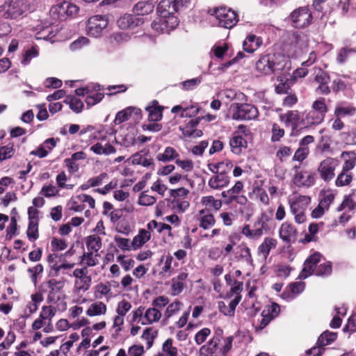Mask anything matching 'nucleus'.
I'll list each match as a JSON object with an SVG mask.
<instances>
[{
	"instance_id": "obj_21",
	"label": "nucleus",
	"mask_w": 356,
	"mask_h": 356,
	"mask_svg": "<svg viewBox=\"0 0 356 356\" xmlns=\"http://www.w3.org/2000/svg\"><path fill=\"white\" fill-rule=\"evenodd\" d=\"M197 220L200 227L204 230L210 229L216 223L213 215L206 209H201L198 211Z\"/></svg>"
},
{
	"instance_id": "obj_39",
	"label": "nucleus",
	"mask_w": 356,
	"mask_h": 356,
	"mask_svg": "<svg viewBox=\"0 0 356 356\" xmlns=\"http://www.w3.org/2000/svg\"><path fill=\"white\" fill-rule=\"evenodd\" d=\"M355 113L356 108L353 106L338 105L334 108V115L335 117L343 118L346 116H353Z\"/></svg>"
},
{
	"instance_id": "obj_29",
	"label": "nucleus",
	"mask_w": 356,
	"mask_h": 356,
	"mask_svg": "<svg viewBox=\"0 0 356 356\" xmlns=\"http://www.w3.org/2000/svg\"><path fill=\"white\" fill-rule=\"evenodd\" d=\"M106 311L107 307L104 302L95 301L88 307L86 314L90 317L99 316L104 315Z\"/></svg>"
},
{
	"instance_id": "obj_18",
	"label": "nucleus",
	"mask_w": 356,
	"mask_h": 356,
	"mask_svg": "<svg viewBox=\"0 0 356 356\" xmlns=\"http://www.w3.org/2000/svg\"><path fill=\"white\" fill-rule=\"evenodd\" d=\"M140 109L136 107L129 106L124 110L119 111L114 120L115 124H120L133 117L134 119L138 120L140 117Z\"/></svg>"
},
{
	"instance_id": "obj_7",
	"label": "nucleus",
	"mask_w": 356,
	"mask_h": 356,
	"mask_svg": "<svg viewBox=\"0 0 356 356\" xmlns=\"http://www.w3.org/2000/svg\"><path fill=\"white\" fill-rule=\"evenodd\" d=\"M212 15L215 17L220 26L231 29L238 21L237 14L231 8L220 7L216 8Z\"/></svg>"
},
{
	"instance_id": "obj_51",
	"label": "nucleus",
	"mask_w": 356,
	"mask_h": 356,
	"mask_svg": "<svg viewBox=\"0 0 356 356\" xmlns=\"http://www.w3.org/2000/svg\"><path fill=\"white\" fill-rule=\"evenodd\" d=\"M39 54L38 49L35 47H32L30 49H28L25 51L24 54L23 56V58L22 60V64L24 65H28L31 60L36 58Z\"/></svg>"
},
{
	"instance_id": "obj_14",
	"label": "nucleus",
	"mask_w": 356,
	"mask_h": 356,
	"mask_svg": "<svg viewBox=\"0 0 356 356\" xmlns=\"http://www.w3.org/2000/svg\"><path fill=\"white\" fill-rule=\"evenodd\" d=\"M144 19L142 17L131 14H125L117 21L118 26L121 29H134L142 25Z\"/></svg>"
},
{
	"instance_id": "obj_1",
	"label": "nucleus",
	"mask_w": 356,
	"mask_h": 356,
	"mask_svg": "<svg viewBox=\"0 0 356 356\" xmlns=\"http://www.w3.org/2000/svg\"><path fill=\"white\" fill-rule=\"evenodd\" d=\"M178 11L172 0H162L158 7L159 17L152 22V27L158 32L168 31L179 24L175 13Z\"/></svg>"
},
{
	"instance_id": "obj_43",
	"label": "nucleus",
	"mask_w": 356,
	"mask_h": 356,
	"mask_svg": "<svg viewBox=\"0 0 356 356\" xmlns=\"http://www.w3.org/2000/svg\"><path fill=\"white\" fill-rule=\"evenodd\" d=\"M183 306V303L179 300H175L168 305L165 312L164 317L165 319H169L174 315H176Z\"/></svg>"
},
{
	"instance_id": "obj_54",
	"label": "nucleus",
	"mask_w": 356,
	"mask_h": 356,
	"mask_svg": "<svg viewBox=\"0 0 356 356\" xmlns=\"http://www.w3.org/2000/svg\"><path fill=\"white\" fill-rule=\"evenodd\" d=\"M348 171H343L337 176L335 184L337 186H344L348 185L352 179L351 174L347 173Z\"/></svg>"
},
{
	"instance_id": "obj_36",
	"label": "nucleus",
	"mask_w": 356,
	"mask_h": 356,
	"mask_svg": "<svg viewBox=\"0 0 356 356\" xmlns=\"http://www.w3.org/2000/svg\"><path fill=\"white\" fill-rule=\"evenodd\" d=\"M86 245L88 251L97 252L102 248V238L96 234H92L86 238Z\"/></svg>"
},
{
	"instance_id": "obj_64",
	"label": "nucleus",
	"mask_w": 356,
	"mask_h": 356,
	"mask_svg": "<svg viewBox=\"0 0 356 356\" xmlns=\"http://www.w3.org/2000/svg\"><path fill=\"white\" fill-rule=\"evenodd\" d=\"M156 202V198L146 193V192H143L139 198H138V204L143 206H151L153 205Z\"/></svg>"
},
{
	"instance_id": "obj_47",
	"label": "nucleus",
	"mask_w": 356,
	"mask_h": 356,
	"mask_svg": "<svg viewBox=\"0 0 356 356\" xmlns=\"http://www.w3.org/2000/svg\"><path fill=\"white\" fill-rule=\"evenodd\" d=\"M149 113L148 119L151 122L159 121L162 118V111L159 106H149L146 108Z\"/></svg>"
},
{
	"instance_id": "obj_15",
	"label": "nucleus",
	"mask_w": 356,
	"mask_h": 356,
	"mask_svg": "<svg viewBox=\"0 0 356 356\" xmlns=\"http://www.w3.org/2000/svg\"><path fill=\"white\" fill-rule=\"evenodd\" d=\"M298 169V166L294 167L296 173L293 177V183L298 186H312L315 181L314 175L308 171H299Z\"/></svg>"
},
{
	"instance_id": "obj_3",
	"label": "nucleus",
	"mask_w": 356,
	"mask_h": 356,
	"mask_svg": "<svg viewBox=\"0 0 356 356\" xmlns=\"http://www.w3.org/2000/svg\"><path fill=\"white\" fill-rule=\"evenodd\" d=\"M256 69L263 74L290 68L289 58L282 54H266L256 63Z\"/></svg>"
},
{
	"instance_id": "obj_44",
	"label": "nucleus",
	"mask_w": 356,
	"mask_h": 356,
	"mask_svg": "<svg viewBox=\"0 0 356 356\" xmlns=\"http://www.w3.org/2000/svg\"><path fill=\"white\" fill-rule=\"evenodd\" d=\"M56 312V308L54 306H42L39 316L44 321H48L51 323Z\"/></svg>"
},
{
	"instance_id": "obj_34",
	"label": "nucleus",
	"mask_w": 356,
	"mask_h": 356,
	"mask_svg": "<svg viewBox=\"0 0 356 356\" xmlns=\"http://www.w3.org/2000/svg\"><path fill=\"white\" fill-rule=\"evenodd\" d=\"M147 230L150 232V234L156 230L159 233H162L163 232L167 231L168 235L169 236H172V227L165 223L158 222L157 221L152 220L149 221L147 225Z\"/></svg>"
},
{
	"instance_id": "obj_33",
	"label": "nucleus",
	"mask_w": 356,
	"mask_h": 356,
	"mask_svg": "<svg viewBox=\"0 0 356 356\" xmlns=\"http://www.w3.org/2000/svg\"><path fill=\"white\" fill-rule=\"evenodd\" d=\"M341 157L344 160L342 166L343 171H349L355 168L356 165V153L354 152H343Z\"/></svg>"
},
{
	"instance_id": "obj_10",
	"label": "nucleus",
	"mask_w": 356,
	"mask_h": 356,
	"mask_svg": "<svg viewBox=\"0 0 356 356\" xmlns=\"http://www.w3.org/2000/svg\"><path fill=\"white\" fill-rule=\"evenodd\" d=\"M338 165L336 159L327 157L320 163L318 171L321 178L325 181H331L335 176V169Z\"/></svg>"
},
{
	"instance_id": "obj_56",
	"label": "nucleus",
	"mask_w": 356,
	"mask_h": 356,
	"mask_svg": "<svg viewBox=\"0 0 356 356\" xmlns=\"http://www.w3.org/2000/svg\"><path fill=\"white\" fill-rule=\"evenodd\" d=\"M157 335V331L154 330L152 327H147L144 330L142 334V339L147 341L150 347L154 341V339Z\"/></svg>"
},
{
	"instance_id": "obj_9",
	"label": "nucleus",
	"mask_w": 356,
	"mask_h": 356,
	"mask_svg": "<svg viewBox=\"0 0 356 356\" xmlns=\"http://www.w3.org/2000/svg\"><path fill=\"white\" fill-rule=\"evenodd\" d=\"M108 22L106 17L95 15L89 18L86 25L88 35L92 37H98L102 31L106 28Z\"/></svg>"
},
{
	"instance_id": "obj_32",
	"label": "nucleus",
	"mask_w": 356,
	"mask_h": 356,
	"mask_svg": "<svg viewBox=\"0 0 356 356\" xmlns=\"http://www.w3.org/2000/svg\"><path fill=\"white\" fill-rule=\"evenodd\" d=\"M200 204L204 207V209L209 211L211 209L218 211L222 207V202L220 200L215 199L212 195L202 197L200 200Z\"/></svg>"
},
{
	"instance_id": "obj_58",
	"label": "nucleus",
	"mask_w": 356,
	"mask_h": 356,
	"mask_svg": "<svg viewBox=\"0 0 356 356\" xmlns=\"http://www.w3.org/2000/svg\"><path fill=\"white\" fill-rule=\"evenodd\" d=\"M210 334L211 330L208 327H204L196 333L194 340L197 345H200L206 341Z\"/></svg>"
},
{
	"instance_id": "obj_12",
	"label": "nucleus",
	"mask_w": 356,
	"mask_h": 356,
	"mask_svg": "<svg viewBox=\"0 0 356 356\" xmlns=\"http://www.w3.org/2000/svg\"><path fill=\"white\" fill-rule=\"evenodd\" d=\"M88 270L86 267L76 268L73 272V275L77 278L75 285L79 290L86 291L91 284V277L88 275Z\"/></svg>"
},
{
	"instance_id": "obj_46",
	"label": "nucleus",
	"mask_w": 356,
	"mask_h": 356,
	"mask_svg": "<svg viewBox=\"0 0 356 356\" xmlns=\"http://www.w3.org/2000/svg\"><path fill=\"white\" fill-rule=\"evenodd\" d=\"M243 282L234 280L233 284L231 286L230 291L227 294V297L229 298H234L238 296L240 298V300H241V293L243 290Z\"/></svg>"
},
{
	"instance_id": "obj_6",
	"label": "nucleus",
	"mask_w": 356,
	"mask_h": 356,
	"mask_svg": "<svg viewBox=\"0 0 356 356\" xmlns=\"http://www.w3.org/2000/svg\"><path fill=\"white\" fill-rule=\"evenodd\" d=\"M232 118L236 120H252L257 118L259 111L250 104L234 103L231 105Z\"/></svg>"
},
{
	"instance_id": "obj_16",
	"label": "nucleus",
	"mask_w": 356,
	"mask_h": 356,
	"mask_svg": "<svg viewBox=\"0 0 356 356\" xmlns=\"http://www.w3.org/2000/svg\"><path fill=\"white\" fill-rule=\"evenodd\" d=\"M239 302L240 298L238 296L232 299L226 296L225 300L218 302V307L225 316H234L236 307Z\"/></svg>"
},
{
	"instance_id": "obj_52",
	"label": "nucleus",
	"mask_w": 356,
	"mask_h": 356,
	"mask_svg": "<svg viewBox=\"0 0 356 356\" xmlns=\"http://www.w3.org/2000/svg\"><path fill=\"white\" fill-rule=\"evenodd\" d=\"M27 236L30 241H35L38 239V222L31 221L29 222L26 231Z\"/></svg>"
},
{
	"instance_id": "obj_4",
	"label": "nucleus",
	"mask_w": 356,
	"mask_h": 356,
	"mask_svg": "<svg viewBox=\"0 0 356 356\" xmlns=\"http://www.w3.org/2000/svg\"><path fill=\"white\" fill-rule=\"evenodd\" d=\"M130 322L140 323L143 325H152L160 321L162 314L159 309L140 306L131 312Z\"/></svg>"
},
{
	"instance_id": "obj_50",
	"label": "nucleus",
	"mask_w": 356,
	"mask_h": 356,
	"mask_svg": "<svg viewBox=\"0 0 356 356\" xmlns=\"http://www.w3.org/2000/svg\"><path fill=\"white\" fill-rule=\"evenodd\" d=\"M312 109L325 116L327 112V107L325 98L320 97L315 100L312 105Z\"/></svg>"
},
{
	"instance_id": "obj_63",
	"label": "nucleus",
	"mask_w": 356,
	"mask_h": 356,
	"mask_svg": "<svg viewBox=\"0 0 356 356\" xmlns=\"http://www.w3.org/2000/svg\"><path fill=\"white\" fill-rule=\"evenodd\" d=\"M309 149L308 147H300L294 153L293 156V161H302L308 156Z\"/></svg>"
},
{
	"instance_id": "obj_30",
	"label": "nucleus",
	"mask_w": 356,
	"mask_h": 356,
	"mask_svg": "<svg viewBox=\"0 0 356 356\" xmlns=\"http://www.w3.org/2000/svg\"><path fill=\"white\" fill-rule=\"evenodd\" d=\"M90 150L95 154L106 156L113 154L116 152L115 148L112 145L109 143L103 145L102 143H97L92 145Z\"/></svg>"
},
{
	"instance_id": "obj_37",
	"label": "nucleus",
	"mask_w": 356,
	"mask_h": 356,
	"mask_svg": "<svg viewBox=\"0 0 356 356\" xmlns=\"http://www.w3.org/2000/svg\"><path fill=\"white\" fill-rule=\"evenodd\" d=\"M179 154L177 150L172 147H167L165 148L163 152L159 153L156 155V159L159 161L169 162L175 159H177Z\"/></svg>"
},
{
	"instance_id": "obj_55",
	"label": "nucleus",
	"mask_w": 356,
	"mask_h": 356,
	"mask_svg": "<svg viewBox=\"0 0 356 356\" xmlns=\"http://www.w3.org/2000/svg\"><path fill=\"white\" fill-rule=\"evenodd\" d=\"M332 270V264L330 261H325L321 264L316 269L315 274L318 276L329 275Z\"/></svg>"
},
{
	"instance_id": "obj_31",
	"label": "nucleus",
	"mask_w": 356,
	"mask_h": 356,
	"mask_svg": "<svg viewBox=\"0 0 356 356\" xmlns=\"http://www.w3.org/2000/svg\"><path fill=\"white\" fill-rule=\"evenodd\" d=\"M325 118L323 114H321L313 109H311L302 120V123L306 127L312 125H318L321 124Z\"/></svg>"
},
{
	"instance_id": "obj_20",
	"label": "nucleus",
	"mask_w": 356,
	"mask_h": 356,
	"mask_svg": "<svg viewBox=\"0 0 356 356\" xmlns=\"http://www.w3.org/2000/svg\"><path fill=\"white\" fill-rule=\"evenodd\" d=\"M279 236L283 241L291 243L296 239L297 230L292 224L286 222L281 225L279 229Z\"/></svg>"
},
{
	"instance_id": "obj_17",
	"label": "nucleus",
	"mask_w": 356,
	"mask_h": 356,
	"mask_svg": "<svg viewBox=\"0 0 356 356\" xmlns=\"http://www.w3.org/2000/svg\"><path fill=\"white\" fill-rule=\"evenodd\" d=\"M127 161L130 162L133 165H139L147 169L153 170L155 168L153 159L147 154H143L137 152L132 155Z\"/></svg>"
},
{
	"instance_id": "obj_24",
	"label": "nucleus",
	"mask_w": 356,
	"mask_h": 356,
	"mask_svg": "<svg viewBox=\"0 0 356 356\" xmlns=\"http://www.w3.org/2000/svg\"><path fill=\"white\" fill-rule=\"evenodd\" d=\"M280 121L286 126L291 127L293 129H297L300 123V116L298 111H289L286 113L280 115Z\"/></svg>"
},
{
	"instance_id": "obj_60",
	"label": "nucleus",
	"mask_w": 356,
	"mask_h": 356,
	"mask_svg": "<svg viewBox=\"0 0 356 356\" xmlns=\"http://www.w3.org/2000/svg\"><path fill=\"white\" fill-rule=\"evenodd\" d=\"M170 196L176 199H186L185 197L189 194V191L185 188H179L177 189H170L169 191Z\"/></svg>"
},
{
	"instance_id": "obj_42",
	"label": "nucleus",
	"mask_w": 356,
	"mask_h": 356,
	"mask_svg": "<svg viewBox=\"0 0 356 356\" xmlns=\"http://www.w3.org/2000/svg\"><path fill=\"white\" fill-rule=\"evenodd\" d=\"M323 227V222L311 223L308 227L309 234L305 236L304 241L309 243L316 241V234L318 233L319 229Z\"/></svg>"
},
{
	"instance_id": "obj_22",
	"label": "nucleus",
	"mask_w": 356,
	"mask_h": 356,
	"mask_svg": "<svg viewBox=\"0 0 356 356\" xmlns=\"http://www.w3.org/2000/svg\"><path fill=\"white\" fill-rule=\"evenodd\" d=\"M310 201L311 198L307 195H298L295 196L293 199H289L290 211H305Z\"/></svg>"
},
{
	"instance_id": "obj_40",
	"label": "nucleus",
	"mask_w": 356,
	"mask_h": 356,
	"mask_svg": "<svg viewBox=\"0 0 356 356\" xmlns=\"http://www.w3.org/2000/svg\"><path fill=\"white\" fill-rule=\"evenodd\" d=\"M308 47V40L305 35H298L296 37L295 48L299 49L295 55L296 57L300 56L303 53L307 52Z\"/></svg>"
},
{
	"instance_id": "obj_25",
	"label": "nucleus",
	"mask_w": 356,
	"mask_h": 356,
	"mask_svg": "<svg viewBox=\"0 0 356 356\" xmlns=\"http://www.w3.org/2000/svg\"><path fill=\"white\" fill-rule=\"evenodd\" d=\"M200 120V118L191 120L185 127H180L183 135L186 137H200L202 135V131L195 128L198 124Z\"/></svg>"
},
{
	"instance_id": "obj_26",
	"label": "nucleus",
	"mask_w": 356,
	"mask_h": 356,
	"mask_svg": "<svg viewBox=\"0 0 356 356\" xmlns=\"http://www.w3.org/2000/svg\"><path fill=\"white\" fill-rule=\"evenodd\" d=\"M152 235L150 232L145 229H139L138 234L133 238L131 242L134 250H138L143 247L147 242L151 239Z\"/></svg>"
},
{
	"instance_id": "obj_13",
	"label": "nucleus",
	"mask_w": 356,
	"mask_h": 356,
	"mask_svg": "<svg viewBox=\"0 0 356 356\" xmlns=\"http://www.w3.org/2000/svg\"><path fill=\"white\" fill-rule=\"evenodd\" d=\"M280 312V306L277 303H271L265 307L261 312V320L259 323V328L264 329Z\"/></svg>"
},
{
	"instance_id": "obj_5",
	"label": "nucleus",
	"mask_w": 356,
	"mask_h": 356,
	"mask_svg": "<svg viewBox=\"0 0 356 356\" xmlns=\"http://www.w3.org/2000/svg\"><path fill=\"white\" fill-rule=\"evenodd\" d=\"M30 0H6L0 6V15L6 19H13L22 15L28 10L27 3Z\"/></svg>"
},
{
	"instance_id": "obj_57",
	"label": "nucleus",
	"mask_w": 356,
	"mask_h": 356,
	"mask_svg": "<svg viewBox=\"0 0 356 356\" xmlns=\"http://www.w3.org/2000/svg\"><path fill=\"white\" fill-rule=\"evenodd\" d=\"M15 154L13 145H8L0 147V162L11 158Z\"/></svg>"
},
{
	"instance_id": "obj_2",
	"label": "nucleus",
	"mask_w": 356,
	"mask_h": 356,
	"mask_svg": "<svg viewBox=\"0 0 356 356\" xmlns=\"http://www.w3.org/2000/svg\"><path fill=\"white\" fill-rule=\"evenodd\" d=\"M232 167L233 163L230 160L209 163L208 170L214 174L208 181L209 186L214 190L227 187L230 183L231 177L229 174Z\"/></svg>"
},
{
	"instance_id": "obj_45",
	"label": "nucleus",
	"mask_w": 356,
	"mask_h": 356,
	"mask_svg": "<svg viewBox=\"0 0 356 356\" xmlns=\"http://www.w3.org/2000/svg\"><path fill=\"white\" fill-rule=\"evenodd\" d=\"M337 338V334L329 331L324 332L318 339L317 343L319 346L324 347L332 342Z\"/></svg>"
},
{
	"instance_id": "obj_59",
	"label": "nucleus",
	"mask_w": 356,
	"mask_h": 356,
	"mask_svg": "<svg viewBox=\"0 0 356 356\" xmlns=\"http://www.w3.org/2000/svg\"><path fill=\"white\" fill-rule=\"evenodd\" d=\"M131 308V304L124 299L118 303L115 311L117 314L124 316Z\"/></svg>"
},
{
	"instance_id": "obj_38",
	"label": "nucleus",
	"mask_w": 356,
	"mask_h": 356,
	"mask_svg": "<svg viewBox=\"0 0 356 356\" xmlns=\"http://www.w3.org/2000/svg\"><path fill=\"white\" fill-rule=\"evenodd\" d=\"M154 10V6L151 3L147 1H140L137 3L134 10L136 13V16L141 17L145 15H148Z\"/></svg>"
},
{
	"instance_id": "obj_61",
	"label": "nucleus",
	"mask_w": 356,
	"mask_h": 356,
	"mask_svg": "<svg viewBox=\"0 0 356 356\" xmlns=\"http://www.w3.org/2000/svg\"><path fill=\"white\" fill-rule=\"evenodd\" d=\"M89 44V40L86 37H79L70 44V49L75 51Z\"/></svg>"
},
{
	"instance_id": "obj_41",
	"label": "nucleus",
	"mask_w": 356,
	"mask_h": 356,
	"mask_svg": "<svg viewBox=\"0 0 356 356\" xmlns=\"http://www.w3.org/2000/svg\"><path fill=\"white\" fill-rule=\"evenodd\" d=\"M113 240L117 247L122 251L134 250L131 241L129 238H122L119 235H115Z\"/></svg>"
},
{
	"instance_id": "obj_8",
	"label": "nucleus",
	"mask_w": 356,
	"mask_h": 356,
	"mask_svg": "<svg viewBox=\"0 0 356 356\" xmlns=\"http://www.w3.org/2000/svg\"><path fill=\"white\" fill-rule=\"evenodd\" d=\"M249 130L245 125H239L236 131H235L229 140V146L231 151L237 155L242 154L246 149L248 143L246 140L243 137V134L246 136V133Z\"/></svg>"
},
{
	"instance_id": "obj_62",
	"label": "nucleus",
	"mask_w": 356,
	"mask_h": 356,
	"mask_svg": "<svg viewBox=\"0 0 356 356\" xmlns=\"http://www.w3.org/2000/svg\"><path fill=\"white\" fill-rule=\"evenodd\" d=\"M68 178L65 172H60L56 178V183L60 188L72 189L73 184H67L66 181Z\"/></svg>"
},
{
	"instance_id": "obj_49",
	"label": "nucleus",
	"mask_w": 356,
	"mask_h": 356,
	"mask_svg": "<svg viewBox=\"0 0 356 356\" xmlns=\"http://www.w3.org/2000/svg\"><path fill=\"white\" fill-rule=\"evenodd\" d=\"M171 204L173 209L178 212L184 213L188 209L190 202L186 199H176L172 200Z\"/></svg>"
},
{
	"instance_id": "obj_28",
	"label": "nucleus",
	"mask_w": 356,
	"mask_h": 356,
	"mask_svg": "<svg viewBox=\"0 0 356 356\" xmlns=\"http://www.w3.org/2000/svg\"><path fill=\"white\" fill-rule=\"evenodd\" d=\"M219 338L213 337L206 344L203 345L200 349V353L202 356H216L219 343Z\"/></svg>"
},
{
	"instance_id": "obj_35",
	"label": "nucleus",
	"mask_w": 356,
	"mask_h": 356,
	"mask_svg": "<svg viewBox=\"0 0 356 356\" xmlns=\"http://www.w3.org/2000/svg\"><path fill=\"white\" fill-rule=\"evenodd\" d=\"M156 356H178V349L171 338L167 339L162 344V352Z\"/></svg>"
},
{
	"instance_id": "obj_23",
	"label": "nucleus",
	"mask_w": 356,
	"mask_h": 356,
	"mask_svg": "<svg viewBox=\"0 0 356 356\" xmlns=\"http://www.w3.org/2000/svg\"><path fill=\"white\" fill-rule=\"evenodd\" d=\"M188 277L186 272H181L177 277L171 280V294L172 296H178L180 294L185 286L184 282Z\"/></svg>"
},
{
	"instance_id": "obj_48",
	"label": "nucleus",
	"mask_w": 356,
	"mask_h": 356,
	"mask_svg": "<svg viewBox=\"0 0 356 356\" xmlns=\"http://www.w3.org/2000/svg\"><path fill=\"white\" fill-rule=\"evenodd\" d=\"M98 254H93V252H85L82 256V262L86 265L85 267L95 266L98 264Z\"/></svg>"
},
{
	"instance_id": "obj_11",
	"label": "nucleus",
	"mask_w": 356,
	"mask_h": 356,
	"mask_svg": "<svg viewBox=\"0 0 356 356\" xmlns=\"http://www.w3.org/2000/svg\"><path fill=\"white\" fill-rule=\"evenodd\" d=\"M312 14L307 8H300L291 14V19L296 28H305L312 21Z\"/></svg>"
},
{
	"instance_id": "obj_53",
	"label": "nucleus",
	"mask_w": 356,
	"mask_h": 356,
	"mask_svg": "<svg viewBox=\"0 0 356 356\" xmlns=\"http://www.w3.org/2000/svg\"><path fill=\"white\" fill-rule=\"evenodd\" d=\"M59 189L52 185H44L40 191V194L45 197H52L58 195Z\"/></svg>"
},
{
	"instance_id": "obj_19",
	"label": "nucleus",
	"mask_w": 356,
	"mask_h": 356,
	"mask_svg": "<svg viewBox=\"0 0 356 356\" xmlns=\"http://www.w3.org/2000/svg\"><path fill=\"white\" fill-rule=\"evenodd\" d=\"M277 246V240L273 238L266 237L263 242L259 245L257 255L263 261H265L269 255L271 250Z\"/></svg>"
},
{
	"instance_id": "obj_27",
	"label": "nucleus",
	"mask_w": 356,
	"mask_h": 356,
	"mask_svg": "<svg viewBox=\"0 0 356 356\" xmlns=\"http://www.w3.org/2000/svg\"><path fill=\"white\" fill-rule=\"evenodd\" d=\"M262 44L261 38L255 35L250 34L244 40L243 47L244 51L248 53H253L256 51Z\"/></svg>"
}]
</instances>
